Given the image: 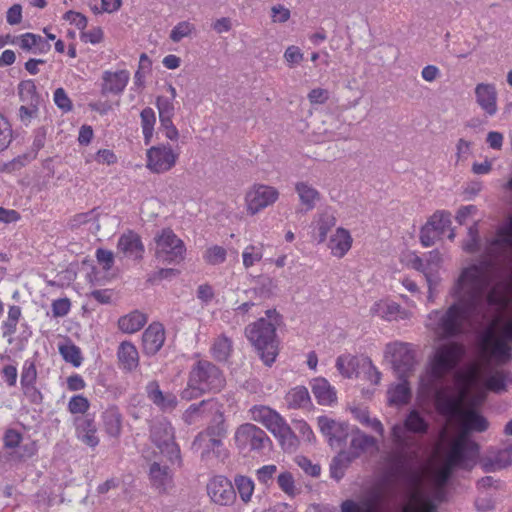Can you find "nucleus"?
Masks as SVG:
<instances>
[{
    "mask_svg": "<svg viewBox=\"0 0 512 512\" xmlns=\"http://www.w3.org/2000/svg\"><path fill=\"white\" fill-rule=\"evenodd\" d=\"M463 250L468 253H474L479 249V231L477 223H474L468 229V239L462 245Z\"/></svg>",
    "mask_w": 512,
    "mask_h": 512,
    "instance_id": "bf43d9fd",
    "label": "nucleus"
},
{
    "mask_svg": "<svg viewBox=\"0 0 512 512\" xmlns=\"http://www.w3.org/2000/svg\"><path fill=\"white\" fill-rule=\"evenodd\" d=\"M510 465H512V444L497 451H490L481 459V466L486 472L501 470Z\"/></svg>",
    "mask_w": 512,
    "mask_h": 512,
    "instance_id": "bb28decb",
    "label": "nucleus"
},
{
    "mask_svg": "<svg viewBox=\"0 0 512 512\" xmlns=\"http://www.w3.org/2000/svg\"><path fill=\"white\" fill-rule=\"evenodd\" d=\"M210 500L220 506H230L236 500V492L231 481L224 476H215L207 483Z\"/></svg>",
    "mask_w": 512,
    "mask_h": 512,
    "instance_id": "aec40b11",
    "label": "nucleus"
},
{
    "mask_svg": "<svg viewBox=\"0 0 512 512\" xmlns=\"http://www.w3.org/2000/svg\"><path fill=\"white\" fill-rule=\"evenodd\" d=\"M465 353V346L456 341H447L435 346L428 358L425 372L419 379L420 393L426 397L433 396L436 401L440 389L453 390L444 383L454 374Z\"/></svg>",
    "mask_w": 512,
    "mask_h": 512,
    "instance_id": "7ed1b4c3",
    "label": "nucleus"
},
{
    "mask_svg": "<svg viewBox=\"0 0 512 512\" xmlns=\"http://www.w3.org/2000/svg\"><path fill=\"white\" fill-rule=\"evenodd\" d=\"M512 383V373L504 370L493 368L488 365H473L465 374V383L462 388L472 390L475 393L490 391L501 394L507 391L508 384Z\"/></svg>",
    "mask_w": 512,
    "mask_h": 512,
    "instance_id": "0eeeda50",
    "label": "nucleus"
},
{
    "mask_svg": "<svg viewBox=\"0 0 512 512\" xmlns=\"http://www.w3.org/2000/svg\"><path fill=\"white\" fill-rule=\"evenodd\" d=\"M277 281L269 276H259L257 286L253 289L255 295L262 299H269L276 294Z\"/></svg>",
    "mask_w": 512,
    "mask_h": 512,
    "instance_id": "c03bdc74",
    "label": "nucleus"
},
{
    "mask_svg": "<svg viewBox=\"0 0 512 512\" xmlns=\"http://www.w3.org/2000/svg\"><path fill=\"white\" fill-rule=\"evenodd\" d=\"M317 423L332 448H341L350 435L349 425L344 422H337L327 416H320Z\"/></svg>",
    "mask_w": 512,
    "mask_h": 512,
    "instance_id": "412c9836",
    "label": "nucleus"
},
{
    "mask_svg": "<svg viewBox=\"0 0 512 512\" xmlns=\"http://www.w3.org/2000/svg\"><path fill=\"white\" fill-rule=\"evenodd\" d=\"M123 417L116 406L108 407L102 413V425L104 431L111 438L118 439L122 432Z\"/></svg>",
    "mask_w": 512,
    "mask_h": 512,
    "instance_id": "473e14b6",
    "label": "nucleus"
},
{
    "mask_svg": "<svg viewBox=\"0 0 512 512\" xmlns=\"http://www.w3.org/2000/svg\"><path fill=\"white\" fill-rule=\"evenodd\" d=\"M277 483L281 490L288 496L294 497L298 491L295 486V481L290 472H282L277 477Z\"/></svg>",
    "mask_w": 512,
    "mask_h": 512,
    "instance_id": "13d9d810",
    "label": "nucleus"
},
{
    "mask_svg": "<svg viewBox=\"0 0 512 512\" xmlns=\"http://www.w3.org/2000/svg\"><path fill=\"white\" fill-rule=\"evenodd\" d=\"M154 240L155 257L159 262L179 264L185 259V244L170 228L163 229Z\"/></svg>",
    "mask_w": 512,
    "mask_h": 512,
    "instance_id": "ddd939ff",
    "label": "nucleus"
},
{
    "mask_svg": "<svg viewBox=\"0 0 512 512\" xmlns=\"http://www.w3.org/2000/svg\"><path fill=\"white\" fill-rule=\"evenodd\" d=\"M234 484L243 503H249L254 492L253 480L244 475H237L234 478Z\"/></svg>",
    "mask_w": 512,
    "mask_h": 512,
    "instance_id": "09e8293b",
    "label": "nucleus"
},
{
    "mask_svg": "<svg viewBox=\"0 0 512 512\" xmlns=\"http://www.w3.org/2000/svg\"><path fill=\"white\" fill-rule=\"evenodd\" d=\"M304 58L300 48L294 45L287 47L284 52V59L290 67L299 64Z\"/></svg>",
    "mask_w": 512,
    "mask_h": 512,
    "instance_id": "774afa93",
    "label": "nucleus"
},
{
    "mask_svg": "<svg viewBox=\"0 0 512 512\" xmlns=\"http://www.w3.org/2000/svg\"><path fill=\"white\" fill-rule=\"evenodd\" d=\"M285 401L289 408L296 409L305 407L310 401V396L307 388H305L304 386H297L291 389L287 393Z\"/></svg>",
    "mask_w": 512,
    "mask_h": 512,
    "instance_id": "79ce46f5",
    "label": "nucleus"
},
{
    "mask_svg": "<svg viewBox=\"0 0 512 512\" xmlns=\"http://www.w3.org/2000/svg\"><path fill=\"white\" fill-rule=\"evenodd\" d=\"M512 252V216L497 229L486 244V257L463 268L450 288L449 295L486 317L487 306L494 302L491 288L497 278L495 259Z\"/></svg>",
    "mask_w": 512,
    "mask_h": 512,
    "instance_id": "f03ea898",
    "label": "nucleus"
},
{
    "mask_svg": "<svg viewBox=\"0 0 512 512\" xmlns=\"http://www.w3.org/2000/svg\"><path fill=\"white\" fill-rule=\"evenodd\" d=\"M151 440L171 462H181L180 449L174 441L173 428L167 420L155 422L151 427Z\"/></svg>",
    "mask_w": 512,
    "mask_h": 512,
    "instance_id": "4468645a",
    "label": "nucleus"
},
{
    "mask_svg": "<svg viewBox=\"0 0 512 512\" xmlns=\"http://www.w3.org/2000/svg\"><path fill=\"white\" fill-rule=\"evenodd\" d=\"M165 342V329L161 323H151L143 332V352L147 355H155Z\"/></svg>",
    "mask_w": 512,
    "mask_h": 512,
    "instance_id": "5701e85b",
    "label": "nucleus"
},
{
    "mask_svg": "<svg viewBox=\"0 0 512 512\" xmlns=\"http://www.w3.org/2000/svg\"><path fill=\"white\" fill-rule=\"evenodd\" d=\"M484 400L483 392L472 394L467 388H461L457 393L447 389H440L437 392V410L458 423L463 431L443 452L439 465L429 471V482L434 488V497L438 502L444 500V486L452 472L455 469H471L476 462L478 445L470 441L465 433L484 432L488 429L487 419L477 410Z\"/></svg>",
    "mask_w": 512,
    "mask_h": 512,
    "instance_id": "f257e3e1",
    "label": "nucleus"
},
{
    "mask_svg": "<svg viewBox=\"0 0 512 512\" xmlns=\"http://www.w3.org/2000/svg\"><path fill=\"white\" fill-rule=\"evenodd\" d=\"M440 236L443 235L451 226V215L448 212L437 211L426 222Z\"/></svg>",
    "mask_w": 512,
    "mask_h": 512,
    "instance_id": "3c124183",
    "label": "nucleus"
},
{
    "mask_svg": "<svg viewBox=\"0 0 512 512\" xmlns=\"http://www.w3.org/2000/svg\"><path fill=\"white\" fill-rule=\"evenodd\" d=\"M13 139V131L10 122L0 114V152L6 150Z\"/></svg>",
    "mask_w": 512,
    "mask_h": 512,
    "instance_id": "5fc2aeb1",
    "label": "nucleus"
},
{
    "mask_svg": "<svg viewBox=\"0 0 512 512\" xmlns=\"http://www.w3.org/2000/svg\"><path fill=\"white\" fill-rule=\"evenodd\" d=\"M225 385L221 371L208 361H199L190 371L186 388L181 392L182 399L192 400L206 391H219Z\"/></svg>",
    "mask_w": 512,
    "mask_h": 512,
    "instance_id": "6e6552de",
    "label": "nucleus"
},
{
    "mask_svg": "<svg viewBox=\"0 0 512 512\" xmlns=\"http://www.w3.org/2000/svg\"><path fill=\"white\" fill-rule=\"evenodd\" d=\"M401 381L391 385L387 391L388 404L393 406H402L409 402L411 398V388L408 378H399Z\"/></svg>",
    "mask_w": 512,
    "mask_h": 512,
    "instance_id": "f704fd0d",
    "label": "nucleus"
},
{
    "mask_svg": "<svg viewBox=\"0 0 512 512\" xmlns=\"http://www.w3.org/2000/svg\"><path fill=\"white\" fill-rule=\"evenodd\" d=\"M370 448L377 449L376 439L356 429L351 433L349 449L343 451L355 460Z\"/></svg>",
    "mask_w": 512,
    "mask_h": 512,
    "instance_id": "c756f323",
    "label": "nucleus"
},
{
    "mask_svg": "<svg viewBox=\"0 0 512 512\" xmlns=\"http://www.w3.org/2000/svg\"><path fill=\"white\" fill-rule=\"evenodd\" d=\"M77 436L87 446L95 448L99 444L97 427L91 418L80 419L77 423Z\"/></svg>",
    "mask_w": 512,
    "mask_h": 512,
    "instance_id": "e433bc0d",
    "label": "nucleus"
},
{
    "mask_svg": "<svg viewBox=\"0 0 512 512\" xmlns=\"http://www.w3.org/2000/svg\"><path fill=\"white\" fill-rule=\"evenodd\" d=\"M146 322V315L136 310L121 317L118 326L124 333L132 334L142 329Z\"/></svg>",
    "mask_w": 512,
    "mask_h": 512,
    "instance_id": "4c0bfd02",
    "label": "nucleus"
},
{
    "mask_svg": "<svg viewBox=\"0 0 512 512\" xmlns=\"http://www.w3.org/2000/svg\"><path fill=\"white\" fill-rule=\"evenodd\" d=\"M227 257L226 249L222 246L214 245L209 247L204 253V260L210 265H219L225 262Z\"/></svg>",
    "mask_w": 512,
    "mask_h": 512,
    "instance_id": "864d4df0",
    "label": "nucleus"
},
{
    "mask_svg": "<svg viewBox=\"0 0 512 512\" xmlns=\"http://www.w3.org/2000/svg\"><path fill=\"white\" fill-rule=\"evenodd\" d=\"M485 316L454 300L446 309L432 310L426 317L425 326L437 339H451L465 334L471 326Z\"/></svg>",
    "mask_w": 512,
    "mask_h": 512,
    "instance_id": "20e7f679",
    "label": "nucleus"
},
{
    "mask_svg": "<svg viewBox=\"0 0 512 512\" xmlns=\"http://www.w3.org/2000/svg\"><path fill=\"white\" fill-rule=\"evenodd\" d=\"M383 356L398 378H409L413 375L417 361L416 351L410 343L402 341L387 343Z\"/></svg>",
    "mask_w": 512,
    "mask_h": 512,
    "instance_id": "f8f14e48",
    "label": "nucleus"
},
{
    "mask_svg": "<svg viewBox=\"0 0 512 512\" xmlns=\"http://www.w3.org/2000/svg\"><path fill=\"white\" fill-rule=\"evenodd\" d=\"M89 223L94 226V232H99L102 229L110 232L111 229L118 226L119 222L116 216L104 213L99 208H94L72 216L68 221V226L71 229H78Z\"/></svg>",
    "mask_w": 512,
    "mask_h": 512,
    "instance_id": "f3484780",
    "label": "nucleus"
},
{
    "mask_svg": "<svg viewBox=\"0 0 512 512\" xmlns=\"http://www.w3.org/2000/svg\"><path fill=\"white\" fill-rule=\"evenodd\" d=\"M512 318H497L485 330L483 349L497 362L505 363L512 358Z\"/></svg>",
    "mask_w": 512,
    "mask_h": 512,
    "instance_id": "1a4fd4ad",
    "label": "nucleus"
},
{
    "mask_svg": "<svg viewBox=\"0 0 512 512\" xmlns=\"http://www.w3.org/2000/svg\"><path fill=\"white\" fill-rule=\"evenodd\" d=\"M149 479L159 493H166L173 485V477L167 466L154 462L149 469Z\"/></svg>",
    "mask_w": 512,
    "mask_h": 512,
    "instance_id": "7c9ffc66",
    "label": "nucleus"
},
{
    "mask_svg": "<svg viewBox=\"0 0 512 512\" xmlns=\"http://www.w3.org/2000/svg\"><path fill=\"white\" fill-rule=\"evenodd\" d=\"M376 504L372 499H364L359 502L352 499L343 501L340 505L341 512H375Z\"/></svg>",
    "mask_w": 512,
    "mask_h": 512,
    "instance_id": "de8ad7c7",
    "label": "nucleus"
},
{
    "mask_svg": "<svg viewBox=\"0 0 512 512\" xmlns=\"http://www.w3.org/2000/svg\"><path fill=\"white\" fill-rule=\"evenodd\" d=\"M130 74L127 70L105 71L102 76V95H119L128 84Z\"/></svg>",
    "mask_w": 512,
    "mask_h": 512,
    "instance_id": "b1692460",
    "label": "nucleus"
},
{
    "mask_svg": "<svg viewBox=\"0 0 512 512\" xmlns=\"http://www.w3.org/2000/svg\"><path fill=\"white\" fill-rule=\"evenodd\" d=\"M140 118L145 144H149L153 137L154 125L156 123L155 112L152 108L146 107L141 111Z\"/></svg>",
    "mask_w": 512,
    "mask_h": 512,
    "instance_id": "49530a36",
    "label": "nucleus"
},
{
    "mask_svg": "<svg viewBox=\"0 0 512 512\" xmlns=\"http://www.w3.org/2000/svg\"><path fill=\"white\" fill-rule=\"evenodd\" d=\"M438 237L440 235L427 223L420 230V241L425 247L432 246Z\"/></svg>",
    "mask_w": 512,
    "mask_h": 512,
    "instance_id": "338daca9",
    "label": "nucleus"
},
{
    "mask_svg": "<svg viewBox=\"0 0 512 512\" xmlns=\"http://www.w3.org/2000/svg\"><path fill=\"white\" fill-rule=\"evenodd\" d=\"M295 192L298 195L300 204L306 211L313 210L321 199V194L308 181H297L294 185Z\"/></svg>",
    "mask_w": 512,
    "mask_h": 512,
    "instance_id": "2f4dec72",
    "label": "nucleus"
},
{
    "mask_svg": "<svg viewBox=\"0 0 512 512\" xmlns=\"http://www.w3.org/2000/svg\"><path fill=\"white\" fill-rule=\"evenodd\" d=\"M354 460L346 452L341 450L335 456L330 464V475L336 481H340L345 474L346 469Z\"/></svg>",
    "mask_w": 512,
    "mask_h": 512,
    "instance_id": "ea45409f",
    "label": "nucleus"
},
{
    "mask_svg": "<svg viewBox=\"0 0 512 512\" xmlns=\"http://www.w3.org/2000/svg\"><path fill=\"white\" fill-rule=\"evenodd\" d=\"M352 243L353 239L350 232L343 227H338L330 236L327 247L332 256L341 259L351 249Z\"/></svg>",
    "mask_w": 512,
    "mask_h": 512,
    "instance_id": "c85d7f7f",
    "label": "nucleus"
},
{
    "mask_svg": "<svg viewBox=\"0 0 512 512\" xmlns=\"http://www.w3.org/2000/svg\"><path fill=\"white\" fill-rule=\"evenodd\" d=\"M23 437L22 434L15 429H7L3 436L5 448L14 449L19 447Z\"/></svg>",
    "mask_w": 512,
    "mask_h": 512,
    "instance_id": "69168bd1",
    "label": "nucleus"
},
{
    "mask_svg": "<svg viewBox=\"0 0 512 512\" xmlns=\"http://www.w3.org/2000/svg\"><path fill=\"white\" fill-rule=\"evenodd\" d=\"M234 440L239 449L259 451L264 448L269 438L261 428L251 423H245L236 429Z\"/></svg>",
    "mask_w": 512,
    "mask_h": 512,
    "instance_id": "6ab92c4d",
    "label": "nucleus"
},
{
    "mask_svg": "<svg viewBox=\"0 0 512 512\" xmlns=\"http://www.w3.org/2000/svg\"><path fill=\"white\" fill-rule=\"evenodd\" d=\"M117 356L121 367L126 371H133L139 365L138 351L131 342L120 343Z\"/></svg>",
    "mask_w": 512,
    "mask_h": 512,
    "instance_id": "c9c22d12",
    "label": "nucleus"
},
{
    "mask_svg": "<svg viewBox=\"0 0 512 512\" xmlns=\"http://www.w3.org/2000/svg\"><path fill=\"white\" fill-rule=\"evenodd\" d=\"M266 318H260L245 328V335L257 350L265 365L274 363L278 355V342L276 327L280 322V315L275 309L266 311Z\"/></svg>",
    "mask_w": 512,
    "mask_h": 512,
    "instance_id": "39448f33",
    "label": "nucleus"
},
{
    "mask_svg": "<svg viewBox=\"0 0 512 512\" xmlns=\"http://www.w3.org/2000/svg\"><path fill=\"white\" fill-rule=\"evenodd\" d=\"M232 351V341L225 335H220L216 338L212 346V354L218 361H225L228 359Z\"/></svg>",
    "mask_w": 512,
    "mask_h": 512,
    "instance_id": "8fccbe9b",
    "label": "nucleus"
},
{
    "mask_svg": "<svg viewBox=\"0 0 512 512\" xmlns=\"http://www.w3.org/2000/svg\"><path fill=\"white\" fill-rule=\"evenodd\" d=\"M186 424L192 425L202 420H209L210 426L206 434L224 436L226 434L223 406L215 399L203 400L198 404L190 405L183 414Z\"/></svg>",
    "mask_w": 512,
    "mask_h": 512,
    "instance_id": "9b49d317",
    "label": "nucleus"
},
{
    "mask_svg": "<svg viewBox=\"0 0 512 512\" xmlns=\"http://www.w3.org/2000/svg\"><path fill=\"white\" fill-rule=\"evenodd\" d=\"M279 196L278 189L273 186L254 184L245 194L246 211L249 215H256L276 203Z\"/></svg>",
    "mask_w": 512,
    "mask_h": 512,
    "instance_id": "dca6fc26",
    "label": "nucleus"
},
{
    "mask_svg": "<svg viewBox=\"0 0 512 512\" xmlns=\"http://www.w3.org/2000/svg\"><path fill=\"white\" fill-rule=\"evenodd\" d=\"M59 352L66 362L73 364L75 367L80 366L82 362L80 349L73 345H62L59 347Z\"/></svg>",
    "mask_w": 512,
    "mask_h": 512,
    "instance_id": "6e6d98bb",
    "label": "nucleus"
},
{
    "mask_svg": "<svg viewBox=\"0 0 512 512\" xmlns=\"http://www.w3.org/2000/svg\"><path fill=\"white\" fill-rule=\"evenodd\" d=\"M249 412L251 419L265 426L279 440L284 450H296L297 437L279 413L265 405H254Z\"/></svg>",
    "mask_w": 512,
    "mask_h": 512,
    "instance_id": "9d476101",
    "label": "nucleus"
},
{
    "mask_svg": "<svg viewBox=\"0 0 512 512\" xmlns=\"http://www.w3.org/2000/svg\"><path fill=\"white\" fill-rule=\"evenodd\" d=\"M179 153L169 144H158L146 151V168L155 174H164L173 169Z\"/></svg>",
    "mask_w": 512,
    "mask_h": 512,
    "instance_id": "2eb2a0df",
    "label": "nucleus"
},
{
    "mask_svg": "<svg viewBox=\"0 0 512 512\" xmlns=\"http://www.w3.org/2000/svg\"><path fill=\"white\" fill-rule=\"evenodd\" d=\"M336 222L337 219L332 213L323 212L319 214L318 219L316 221L318 243H323L326 241L328 233L331 231L333 227H335Z\"/></svg>",
    "mask_w": 512,
    "mask_h": 512,
    "instance_id": "a18cd8bd",
    "label": "nucleus"
},
{
    "mask_svg": "<svg viewBox=\"0 0 512 512\" xmlns=\"http://www.w3.org/2000/svg\"><path fill=\"white\" fill-rule=\"evenodd\" d=\"M36 378L37 370L34 363L25 366L21 374V385L25 394H28L30 391H33L34 394H39L34 386Z\"/></svg>",
    "mask_w": 512,
    "mask_h": 512,
    "instance_id": "603ef678",
    "label": "nucleus"
},
{
    "mask_svg": "<svg viewBox=\"0 0 512 512\" xmlns=\"http://www.w3.org/2000/svg\"><path fill=\"white\" fill-rule=\"evenodd\" d=\"M39 104L22 103L19 108L18 117L24 125H29L33 118L38 115Z\"/></svg>",
    "mask_w": 512,
    "mask_h": 512,
    "instance_id": "052dcab7",
    "label": "nucleus"
},
{
    "mask_svg": "<svg viewBox=\"0 0 512 512\" xmlns=\"http://www.w3.org/2000/svg\"><path fill=\"white\" fill-rule=\"evenodd\" d=\"M312 392L322 405H330L336 401V392L324 378H319L314 381Z\"/></svg>",
    "mask_w": 512,
    "mask_h": 512,
    "instance_id": "58836bf2",
    "label": "nucleus"
},
{
    "mask_svg": "<svg viewBox=\"0 0 512 512\" xmlns=\"http://www.w3.org/2000/svg\"><path fill=\"white\" fill-rule=\"evenodd\" d=\"M290 16V10L281 4L271 7V20L273 23H286Z\"/></svg>",
    "mask_w": 512,
    "mask_h": 512,
    "instance_id": "0e129e2a",
    "label": "nucleus"
},
{
    "mask_svg": "<svg viewBox=\"0 0 512 512\" xmlns=\"http://www.w3.org/2000/svg\"><path fill=\"white\" fill-rule=\"evenodd\" d=\"M436 508L437 505L417 486L411 493L410 502L404 505L403 512H434Z\"/></svg>",
    "mask_w": 512,
    "mask_h": 512,
    "instance_id": "72a5a7b5",
    "label": "nucleus"
},
{
    "mask_svg": "<svg viewBox=\"0 0 512 512\" xmlns=\"http://www.w3.org/2000/svg\"><path fill=\"white\" fill-rule=\"evenodd\" d=\"M336 368L346 378L357 376L359 369H369L374 375L372 379L374 385L379 384L381 381V373L373 365L372 360L366 356L341 355L336 360Z\"/></svg>",
    "mask_w": 512,
    "mask_h": 512,
    "instance_id": "a211bd4d",
    "label": "nucleus"
},
{
    "mask_svg": "<svg viewBox=\"0 0 512 512\" xmlns=\"http://www.w3.org/2000/svg\"><path fill=\"white\" fill-rule=\"evenodd\" d=\"M146 393L149 400L163 412L173 411L178 404L175 394L163 392L156 381L147 384Z\"/></svg>",
    "mask_w": 512,
    "mask_h": 512,
    "instance_id": "a878e982",
    "label": "nucleus"
},
{
    "mask_svg": "<svg viewBox=\"0 0 512 512\" xmlns=\"http://www.w3.org/2000/svg\"><path fill=\"white\" fill-rule=\"evenodd\" d=\"M89 401L82 395L73 396L68 403V410L72 414H84L89 409Z\"/></svg>",
    "mask_w": 512,
    "mask_h": 512,
    "instance_id": "e2e57ef3",
    "label": "nucleus"
},
{
    "mask_svg": "<svg viewBox=\"0 0 512 512\" xmlns=\"http://www.w3.org/2000/svg\"><path fill=\"white\" fill-rule=\"evenodd\" d=\"M18 96L22 103L39 104L40 97L33 80H23L18 84Z\"/></svg>",
    "mask_w": 512,
    "mask_h": 512,
    "instance_id": "37998d69",
    "label": "nucleus"
},
{
    "mask_svg": "<svg viewBox=\"0 0 512 512\" xmlns=\"http://www.w3.org/2000/svg\"><path fill=\"white\" fill-rule=\"evenodd\" d=\"M476 102L488 115L497 112V91L494 84L479 83L475 87Z\"/></svg>",
    "mask_w": 512,
    "mask_h": 512,
    "instance_id": "cd10ccee",
    "label": "nucleus"
},
{
    "mask_svg": "<svg viewBox=\"0 0 512 512\" xmlns=\"http://www.w3.org/2000/svg\"><path fill=\"white\" fill-rule=\"evenodd\" d=\"M156 107L158 109L159 119L173 118L175 108L172 99L159 96L156 99Z\"/></svg>",
    "mask_w": 512,
    "mask_h": 512,
    "instance_id": "680f3d73",
    "label": "nucleus"
},
{
    "mask_svg": "<svg viewBox=\"0 0 512 512\" xmlns=\"http://www.w3.org/2000/svg\"><path fill=\"white\" fill-rule=\"evenodd\" d=\"M196 30L195 26L189 21L179 22L170 33V39L177 43L183 38L190 36Z\"/></svg>",
    "mask_w": 512,
    "mask_h": 512,
    "instance_id": "4d7b16f0",
    "label": "nucleus"
},
{
    "mask_svg": "<svg viewBox=\"0 0 512 512\" xmlns=\"http://www.w3.org/2000/svg\"><path fill=\"white\" fill-rule=\"evenodd\" d=\"M264 254V245L262 243L249 244L242 252V264L245 269H249L259 263Z\"/></svg>",
    "mask_w": 512,
    "mask_h": 512,
    "instance_id": "a19ab883",
    "label": "nucleus"
},
{
    "mask_svg": "<svg viewBox=\"0 0 512 512\" xmlns=\"http://www.w3.org/2000/svg\"><path fill=\"white\" fill-rule=\"evenodd\" d=\"M429 427L426 419L417 410L409 412L404 424H395L391 429V440L401 460L412 459L419 449L413 436L409 433L423 435Z\"/></svg>",
    "mask_w": 512,
    "mask_h": 512,
    "instance_id": "423d86ee",
    "label": "nucleus"
},
{
    "mask_svg": "<svg viewBox=\"0 0 512 512\" xmlns=\"http://www.w3.org/2000/svg\"><path fill=\"white\" fill-rule=\"evenodd\" d=\"M117 250L126 258L139 260L143 257L144 246L140 236L129 230L120 236Z\"/></svg>",
    "mask_w": 512,
    "mask_h": 512,
    "instance_id": "393cba45",
    "label": "nucleus"
},
{
    "mask_svg": "<svg viewBox=\"0 0 512 512\" xmlns=\"http://www.w3.org/2000/svg\"><path fill=\"white\" fill-rule=\"evenodd\" d=\"M370 314L389 322L410 320L413 317V313L410 310L388 299L376 301L370 308Z\"/></svg>",
    "mask_w": 512,
    "mask_h": 512,
    "instance_id": "4be33fe9",
    "label": "nucleus"
}]
</instances>
